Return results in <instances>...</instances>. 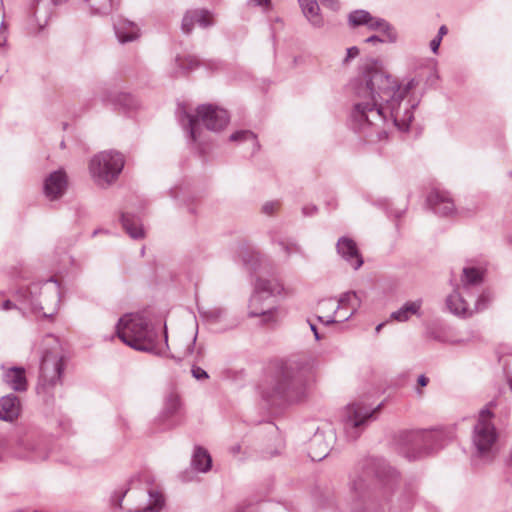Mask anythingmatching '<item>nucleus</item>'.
<instances>
[{"mask_svg":"<svg viewBox=\"0 0 512 512\" xmlns=\"http://www.w3.org/2000/svg\"><path fill=\"white\" fill-rule=\"evenodd\" d=\"M467 297L470 299L474 298L471 293L465 292L464 290L454 291L446 299L448 309L457 316H472L474 309Z\"/></svg>","mask_w":512,"mask_h":512,"instance_id":"2eb2a0df","label":"nucleus"},{"mask_svg":"<svg viewBox=\"0 0 512 512\" xmlns=\"http://www.w3.org/2000/svg\"><path fill=\"white\" fill-rule=\"evenodd\" d=\"M306 385L302 373V363L298 360L281 362L264 397L272 404L297 403L306 397Z\"/></svg>","mask_w":512,"mask_h":512,"instance_id":"f03ea898","label":"nucleus"},{"mask_svg":"<svg viewBox=\"0 0 512 512\" xmlns=\"http://www.w3.org/2000/svg\"><path fill=\"white\" fill-rule=\"evenodd\" d=\"M337 309H339V318L337 319L335 316H318V320L325 325L334 324L336 322H343L348 320L359 308L360 299L356 292L349 291L343 293L338 302Z\"/></svg>","mask_w":512,"mask_h":512,"instance_id":"ddd939ff","label":"nucleus"},{"mask_svg":"<svg viewBox=\"0 0 512 512\" xmlns=\"http://www.w3.org/2000/svg\"><path fill=\"white\" fill-rule=\"evenodd\" d=\"M359 55V49L355 46L350 47L347 49V55L344 59L345 63H348L350 60L356 58Z\"/></svg>","mask_w":512,"mask_h":512,"instance_id":"c03bdc74","label":"nucleus"},{"mask_svg":"<svg viewBox=\"0 0 512 512\" xmlns=\"http://www.w3.org/2000/svg\"><path fill=\"white\" fill-rule=\"evenodd\" d=\"M427 203L435 213L442 216L451 215L455 211V205L447 192L434 190L427 197Z\"/></svg>","mask_w":512,"mask_h":512,"instance_id":"6ab92c4d","label":"nucleus"},{"mask_svg":"<svg viewBox=\"0 0 512 512\" xmlns=\"http://www.w3.org/2000/svg\"><path fill=\"white\" fill-rule=\"evenodd\" d=\"M180 121L183 127L188 128L191 139L196 141L200 121L207 129L220 131L228 124L229 115L226 110L209 104L199 106L196 116L183 112Z\"/></svg>","mask_w":512,"mask_h":512,"instance_id":"1a4fd4ad","label":"nucleus"},{"mask_svg":"<svg viewBox=\"0 0 512 512\" xmlns=\"http://www.w3.org/2000/svg\"><path fill=\"white\" fill-rule=\"evenodd\" d=\"M126 493H127V491H124V492L121 493V495L117 499L116 505H118V506L121 505L122 498L125 496Z\"/></svg>","mask_w":512,"mask_h":512,"instance_id":"13d9d810","label":"nucleus"},{"mask_svg":"<svg viewBox=\"0 0 512 512\" xmlns=\"http://www.w3.org/2000/svg\"><path fill=\"white\" fill-rule=\"evenodd\" d=\"M230 140L234 142H242L247 141L252 145V151L255 152L259 149V143L257 141L256 135L249 130H241L237 131L230 136Z\"/></svg>","mask_w":512,"mask_h":512,"instance_id":"c756f323","label":"nucleus"},{"mask_svg":"<svg viewBox=\"0 0 512 512\" xmlns=\"http://www.w3.org/2000/svg\"><path fill=\"white\" fill-rule=\"evenodd\" d=\"M319 309L321 312H326V311L331 310V311H333L334 315H338V316L340 313L339 309H337V306L335 307L334 301L332 299L322 301L320 303Z\"/></svg>","mask_w":512,"mask_h":512,"instance_id":"58836bf2","label":"nucleus"},{"mask_svg":"<svg viewBox=\"0 0 512 512\" xmlns=\"http://www.w3.org/2000/svg\"><path fill=\"white\" fill-rule=\"evenodd\" d=\"M116 36L121 43L136 40L139 37V28L133 22L121 20L114 25Z\"/></svg>","mask_w":512,"mask_h":512,"instance_id":"5701e85b","label":"nucleus"},{"mask_svg":"<svg viewBox=\"0 0 512 512\" xmlns=\"http://www.w3.org/2000/svg\"><path fill=\"white\" fill-rule=\"evenodd\" d=\"M201 314L210 323H218L226 317V310L223 307H212L202 310Z\"/></svg>","mask_w":512,"mask_h":512,"instance_id":"473e14b6","label":"nucleus"},{"mask_svg":"<svg viewBox=\"0 0 512 512\" xmlns=\"http://www.w3.org/2000/svg\"><path fill=\"white\" fill-rule=\"evenodd\" d=\"M125 165L124 156L115 150L101 151L89 161V173L94 183L107 188L114 183L121 174Z\"/></svg>","mask_w":512,"mask_h":512,"instance_id":"0eeeda50","label":"nucleus"},{"mask_svg":"<svg viewBox=\"0 0 512 512\" xmlns=\"http://www.w3.org/2000/svg\"><path fill=\"white\" fill-rule=\"evenodd\" d=\"M67 0H33L30 6V13L33 21L39 28H43L51 15L52 5H58Z\"/></svg>","mask_w":512,"mask_h":512,"instance_id":"a211bd4d","label":"nucleus"},{"mask_svg":"<svg viewBox=\"0 0 512 512\" xmlns=\"http://www.w3.org/2000/svg\"><path fill=\"white\" fill-rule=\"evenodd\" d=\"M315 211H316V207H315V206H311V207H304V208H303V213H304L305 215H312Z\"/></svg>","mask_w":512,"mask_h":512,"instance_id":"5fc2aeb1","label":"nucleus"},{"mask_svg":"<svg viewBox=\"0 0 512 512\" xmlns=\"http://www.w3.org/2000/svg\"><path fill=\"white\" fill-rule=\"evenodd\" d=\"M278 203L277 202H267L263 205V212L267 215H271L274 213V211L277 209Z\"/></svg>","mask_w":512,"mask_h":512,"instance_id":"a18cd8bd","label":"nucleus"},{"mask_svg":"<svg viewBox=\"0 0 512 512\" xmlns=\"http://www.w3.org/2000/svg\"><path fill=\"white\" fill-rule=\"evenodd\" d=\"M176 61L184 71H191L198 65V59L195 56H187L185 58H177Z\"/></svg>","mask_w":512,"mask_h":512,"instance_id":"c9c22d12","label":"nucleus"},{"mask_svg":"<svg viewBox=\"0 0 512 512\" xmlns=\"http://www.w3.org/2000/svg\"><path fill=\"white\" fill-rule=\"evenodd\" d=\"M422 306V300L418 299L415 301L406 302L400 309L391 314V318L404 322L407 321L411 315H415L419 312Z\"/></svg>","mask_w":512,"mask_h":512,"instance_id":"cd10ccee","label":"nucleus"},{"mask_svg":"<svg viewBox=\"0 0 512 512\" xmlns=\"http://www.w3.org/2000/svg\"><path fill=\"white\" fill-rule=\"evenodd\" d=\"M282 293H285V289L279 280L258 277L249 300L248 315L250 317H261L265 324L275 322L276 309L266 305V300Z\"/></svg>","mask_w":512,"mask_h":512,"instance_id":"39448f33","label":"nucleus"},{"mask_svg":"<svg viewBox=\"0 0 512 512\" xmlns=\"http://www.w3.org/2000/svg\"><path fill=\"white\" fill-rule=\"evenodd\" d=\"M196 23L204 28L212 25L211 14L206 10L187 11L182 19L181 29L185 34H189Z\"/></svg>","mask_w":512,"mask_h":512,"instance_id":"412c9836","label":"nucleus"},{"mask_svg":"<svg viewBox=\"0 0 512 512\" xmlns=\"http://www.w3.org/2000/svg\"><path fill=\"white\" fill-rule=\"evenodd\" d=\"M123 228L133 239L144 237V230L138 218L128 213L122 214L121 217Z\"/></svg>","mask_w":512,"mask_h":512,"instance_id":"bb28decb","label":"nucleus"},{"mask_svg":"<svg viewBox=\"0 0 512 512\" xmlns=\"http://www.w3.org/2000/svg\"><path fill=\"white\" fill-rule=\"evenodd\" d=\"M116 334L126 345L137 351L164 355L163 350L156 345L158 331L139 314H126L121 317L116 325Z\"/></svg>","mask_w":512,"mask_h":512,"instance_id":"7ed1b4c3","label":"nucleus"},{"mask_svg":"<svg viewBox=\"0 0 512 512\" xmlns=\"http://www.w3.org/2000/svg\"><path fill=\"white\" fill-rule=\"evenodd\" d=\"M50 348L45 349L40 365L38 393H48L54 386L61 382L64 371V356L60 343L53 335L46 337Z\"/></svg>","mask_w":512,"mask_h":512,"instance_id":"423d86ee","label":"nucleus"},{"mask_svg":"<svg viewBox=\"0 0 512 512\" xmlns=\"http://www.w3.org/2000/svg\"><path fill=\"white\" fill-rule=\"evenodd\" d=\"M441 39H439L438 37H435L433 38L431 41H430V48L432 50L433 53H437L438 52V49L440 47V44H441Z\"/></svg>","mask_w":512,"mask_h":512,"instance_id":"de8ad7c7","label":"nucleus"},{"mask_svg":"<svg viewBox=\"0 0 512 512\" xmlns=\"http://www.w3.org/2000/svg\"><path fill=\"white\" fill-rule=\"evenodd\" d=\"M365 42L375 44V43L388 42V41L386 40V36L385 35H383V38H380L379 36H376V35H372V36L368 37L365 40Z\"/></svg>","mask_w":512,"mask_h":512,"instance_id":"09e8293b","label":"nucleus"},{"mask_svg":"<svg viewBox=\"0 0 512 512\" xmlns=\"http://www.w3.org/2000/svg\"><path fill=\"white\" fill-rule=\"evenodd\" d=\"M319 2L332 10H337L339 8V3L336 0H319Z\"/></svg>","mask_w":512,"mask_h":512,"instance_id":"49530a36","label":"nucleus"},{"mask_svg":"<svg viewBox=\"0 0 512 512\" xmlns=\"http://www.w3.org/2000/svg\"><path fill=\"white\" fill-rule=\"evenodd\" d=\"M304 16L314 27H322L323 18L319 13V0H298Z\"/></svg>","mask_w":512,"mask_h":512,"instance_id":"b1692460","label":"nucleus"},{"mask_svg":"<svg viewBox=\"0 0 512 512\" xmlns=\"http://www.w3.org/2000/svg\"><path fill=\"white\" fill-rule=\"evenodd\" d=\"M18 297L24 308L48 318L53 316L59 307L60 287L55 280L50 279L42 284L20 289Z\"/></svg>","mask_w":512,"mask_h":512,"instance_id":"20e7f679","label":"nucleus"},{"mask_svg":"<svg viewBox=\"0 0 512 512\" xmlns=\"http://www.w3.org/2000/svg\"><path fill=\"white\" fill-rule=\"evenodd\" d=\"M149 504L140 509L142 512H157L159 511L163 504L164 499L161 493L156 490L149 491Z\"/></svg>","mask_w":512,"mask_h":512,"instance_id":"7c9ffc66","label":"nucleus"},{"mask_svg":"<svg viewBox=\"0 0 512 512\" xmlns=\"http://www.w3.org/2000/svg\"><path fill=\"white\" fill-rule=\"evenodd\" d=\"M240 450V446L233 447V452L237 453Z\"/></svg>","mask_w":512,"mask_h":512,"instance_id":"680f3d73","label":"nucleus"},{"mask_svg":"<svg viewBox=\"0 0 512 512\" xmlns=\"http://www.w3.org/2000/svg\"><path fill=\"white\" fill-rule=\"evenodd\" d=\"M310 327H311V330H312V331H313V333H314L315 338L318 340V339L320 338V336H319V334H318V331H317L316 326H315V325H313V324H310Z\"/></svg>","mask_w":512,"mask_h":512,"instance_id":"6e6d98bb","label":"nucleus"},{"mask_svg":"<svg viewBox=\"0 0 512 512\" xmlns=\"http://www.w3.org/2000/svg\"><path fill=\"white\" fill-rule=\"evenodd\" d=\"M68 176L64 169H58L49 173L43 182V193L50 200L60 199L67 191Z\"/></svg>","mask_w":512,"mask_h":512,"instance_id":"4468645a","label":"nucleus"},{"mask_svg":"<svg viewBox=\"0 0 512 512\" xmlns=\"http://www.w3.org/2000/svg\"><path fill=\"white\" fill-rule=\"evenodd\" d=\"M4 296V293L0 291V299Z\"/></svg>","mask_w":512,"mask_h":512,"instance_id":"e2e57ef3","label":"nucleus"},{"mask_svg":"<svg viewBox=\"0 0 512 512\" xmlns=\"http://www.w3.org/2000/svg\"><path fill=\"white\" fill-rule=\"evenodd\" d=\"M336 439L333 429L329 426L318 428L309 444V456L313 461L324 459Z\"/></svg>","mask_w":512,"mask_h":512,"instance_id":"f8f14e48","label":"nucleus"},{"mask_svg":"<svg viewBox=\"0 0 512 512\" xmlns=\"http://www.w3.org/2000/svg\"><path fill=\"white\" fill-rule=\"evenodd\" d=\"M279 244L287 256H290L294 252L299 253L301 251L300 246H298L295 243H286V242L281 241Z\"/></svg>","mask_w":512,"mask_h":512,"instance_id":"ea45409f","label":"nucleus"},{"mask_svg":"<svg viewBox=\"0 0 512 512\" xmlns=\"http://www.w3.org/2000/svg\"><path fill=\"white\" fill-rule=\"evenodd\" d=\"M197 333L193 335L180 334L172 344L170 357L176 361H181L193 354Z\"/></svg>","mask_w":512,"mask_h":512,"instance_id":"f3484780","label":"nucleus"},{"mask_svg":"<svg viewBox=\"0 0 512 512\" xmlns=\"http://www.w3.org/2000/svg\"><path fill=\"white\" fill-rule=\"evenodd\" d=\"M411 448L406 452L409 460L428 456L444 446L445 434L442 431H416L406 433Z\"/></svg>","mask_w":512,"mask_h":512,"instance_id":"9b49d317","label":"nucleus"},{"mask_svg":"<svg viewBox=\"0 0 512 512\" xmlns=\"http://www.w3.org/2000/svg\"><path fill=\"white\" fill-rule=\"evenodd\" d=\"M366 26L370 30H377L383 33L386 36V40L390 43H394L397 41V32L395 29L384 19L374 18L370 16V20L367 22Z\"/></svg>","mask_w":512,"mask_h":512,"instance_id":"a878e982","label":"nucleus"},{"mask_svg":"<svg viewBox=\"0 0 512 512\" xmlns=\"http://www.w3.org/2000/svg\"><path fill=\"white\" fill-rule=\"evenodd\" d=\"M383 323L379 324L377 327H376V332H379L381 330V328L383 327Z\"/></svg>","mask_w":512,"mask_h":512,"instance_id":"052dcab7","label":"nucleus"},{"mask_svg":"<svg viewBox=\"0 0 512 512\" xmlns=\"http://www.w3.org/2000/svg\"><path fill=\"white\" fill-rule=\"evenodd\" d=\"M191 373L193 377L197 380H206L209 377L207 372L198 366H193L191 369Z\"/></svg>","mask_w":512,"mask_h":512,"instance_id":"a19ab883","label":"nucleus"},{"mask_svg":"<svg viewBox=\"0 0 512 512\" xmlns=\"http://www.w3.org/2000/svg\"><path fill=\"white\" fill-rule=\"evenodd\" d=\"M447 33H448L447 27L445 25H442V26H440V28L438 30V35L436 37H438L439 39L442 40L443 36H445Z\"/></svg>","mask_w":512,"mask_h":512,"instance_id":"3c124183","label":"nucleus"},{"mask_svg":"<svg viewBox=\"0 0 512 512\" xmlns=\"http://www.w3.org/2000/svg\"><path fill=\"white\" fill-rule=\"evenodd\" d=\"M417 84L410 79L399 85L380 61L366 60L351 82L355 95L350 113L352 128L371 141L387 138L391 128L407 131L420 101L414 93Z\"/></svg>","mask_w":512,"mask_h":512,"instance_id":"f257e3e1","label":"nucleus"},{"mask_svg":"<svg viewBox=\"0 0 512 512\" xmlns=\"http://www.w3.org/2000/svg\"><path fill=\"white\" fill-rule=\"evenodd\" d=\"M21 410L20 400L14 394H9L0 398V419L4 421H13L18 418Z\"/></svg>","mask_w":512,"mask_h":512,"instance_id":"4be33fe9","label":"nucleus"},{"mask_svg":"<svg viewBox=\"0 0 512 512\" xmlns=\"http://www.w3.org/2000/svg\"><path fill=\"white\" fill-rule=\"evenodd\" d=\"M338 254L354 270L359 269L363 264L362 255L359 252L356 242L348 237H341L336 244Z\"/></svg>","mask_w":512,"mask_h":512,"instance_id":"dca6fc26","label":"nucleus"},{"mask_svg":"<svg viewBox=\"0 0 512 512\" xmlns=\"http://www.w3.org/2000/svg\"><path fill=\"white\" fill-rule=\"evenodd\" d=\"M365 487V480L361 476L353 478L350 482V489L356 494L361 493Z\"/></svg>","mask_w":512,"mask_h":512,"instance_id":"4c0bfd02","label":"nucleus"},{"mask_svg":"<svg viewBox=\"0 0 512 512\" xmlns=\"http://www.w3.org/2000/svg\"><path fill=\"white\" fill-rule=\"evenodd\" d=\"M178 407V399L175 396H170L167 400V409L170 414L174 413Z\"/></svg>","mask_w":512,"mask_h":512,"instance_id":"37998d69","label":"nucleus"},{"mask_svg":"<svg viewBox=\"0 0 512 512\" xmlns=\"http://www.w3.org/2000/svg\"><path fill=\"white\" fill-rule=\"evenodd\" d=\"M164 341L167 349H170V346L168 344V335L166 329L164 330Z\"/></svg>","mask_w":512,"mask_h":512,"instance_id":"4d7b16f0","label":"nucleus"},{"mask_svg":"<svg viewBox=\"0 0 512 512\" xmlns=\"http://www.w3.org/2000/svg\"><path fill=\"white\" fill-rule=\"evenodd\" d=\"M370 13L364 10H356L349 15V22L352 26L366 25L370 20Z\"/></svg>","mask_w":512,"mask_h":512,"instance_id":"f704fd0d","label":"nucleus"},{"mask_svg":"<svg viewBox=\"0 0 512 512\" xmlns=\"http://www.w3.org/2000/svg\"><path fill=\"white\" fill-rule=\"evenodd\" d=\"M251 257H252L253 259H255L256 261H258V260H259V254H258V253H253V254L251 255Z\"/></svg>","mask_w":512,"mask_h":512,"instance_id":"bf43d9fd","label":"nucleus"},{"mask_svg":"<svg viewBox=\"0 0 512 512\" xmlns=\"http://www.w3.org/2000/svg\"><path fill=\"white\" fill-rule=\"evenodd\" d=\"M474 301V313L485 309L493 299L490 291H483L477 298H472Z\"/></svg>","mask_w":512,"mask_h":512,"instance_id":"72a5a7b5","label":"nucleus"},{"mask_svg":"<svg viewBox=\"0 0 512 512\" xmlns=\"http://www.w3.org/2000/svg\"><path fill=\"white\" fill-rule=\"evenodd\" d=\"M395 473V470H393L385 463H379L375 470L376 476L380 479H384L385 477H393Z\"/></svg>","mask_w":512,"mask_h":512,"instance_id":"e433bc0d","label":"nucleus"},{"mask_svg":"<svg viewBox=\"0 0 512 512\" xmlns=\"http://www.w3.org/2000/svg\"><path fill=\"white\" fill-rule=\"evenodd\" d=\"M428 378L425 376V375H420L418 377V384L421 386V387H425L427 384H428Z\"/></svg>","mask_w":512,"mask_h":512,"instance_id":"603ef678","label":"nucleus"},{"mask_svg":"<svg viewBox=\"0 0 512 512\" xmlns=\"http://www.w3.org/2000/svg\"><path fill=\"white\" fill-rule=\"evenodd\" d=\"M483 281V272L474 267H466L463 269L461 277L462 290L469 292L476 286H479Z\"/></svg>","mask_w":512,"mask_h":512,"instance_id":"393cba45","label":"nucleus"},{"mask_svg":"<svg viewBox=\"0 0 512 512\" xmlns=\"http://www.w3.org/2000/svg\"><path fill=\"white\" fill-rule=\"evenodd\" d=\"M93 14L105 15L112 9L111 0H87Z\"/></svg>","mask_w":512,"mask_h":512,"instance_id":"2f4dec72","label":"nucleus"},{"mask_svg":"<svg viewBox=\"0 0 512 512\" xmlns=\"http://www.w3.org/2000/svg\"><path fill=\"white\" fill-rule=\"evenodd\" d=\"M492 417L493 414L489 409H482L472 435L474 457L484 461H491L496 453L498 435L491 421Z\"/></svg>","mask_w":512,"mask_h":512,"instance_id":"6e6552de","label":"nucleus"},{"mask_svg":"<svg viewBox=\"0 0 512 512\" xmlns=\"http://www.w3.org/2000/svg\"><path fill=\"white\" fill-rule=\"evenodd\" d=\"M257 6H269L271 0H252Z\"/></svg>","mask_w":512,"mask_h":512,"instance_id":"864d4df0","label":"nucleus"},{"mask_svg":"<svg viewBox=\"0 0 512 512\" xmlns=\"http://www.w3.org/2000/svg\"><path fill=\"white\" fill-rule=\"evenodd\" d=\"M377 409L360 402L347 405L341 415L343 430L347 438L356 440L372 420Z\"/></svg>","mask_w":512,"mask_h":512,"instance_id":"9d476101","label":"nucleus"},{"mask_svg":"<svg viewBox=\"0 0 512 512\" xmlns=\"http://www.w3.org/2000/svg\"><path fill=\"white\" fill-rule=\"evenodd\" d=\"M192 466L199 472H207L211 468L212 459L207 450L196 447L192 457Z\"/></svg>","mask_w":512,"mask_h":512,"instance_id":"c85d7f7f","label":"nucleus"},{"mask_svg":"<svg viewBox=\"0 0 512 512\" xmlns=\"http://www.w3.org/2000/svg\"><path fill=\"white\" fill-rule=\"evenodd\" d=\"M17 299H18L19 302H21L18 296H17ZM20 304H22V303H20ZM0 308L3 311H8V310H11V309H14V308L25 309L23 305H21V307H18L15 303H13L12 301H10L8 299L4 300L1 303Z\"/></svg>","mask_w":512,"mask_h":512,"instance_id":"79ce46f5","label":"nucleus"},{"mask_svg":"<svg viewBox=\"0 0 512 512\" xmlns=\"http://www.w3.org/2000/svg\"><path fill=\"white\" fill-rule=\"evenodd\" d=\"M6 30V26L4 21L2 20L0 23V47H2L6 42V36L4 35V31Z\"/></svg>","mask_w":512,"mask_h":512,"instance_id":"8fccbe9b","label":"nucleus"},{"mask_svg":"<svg viewBox=\"0 0 512 512\" xmlns=\"http://www.w3.org/2000/svg\"><path fill=\"white\" fill-rule=\"evenodd\" d=\"M3 369V382L16 392H23L27 390V379L25 369L22 367H9Z\"/></svg>","mask_w":512,"mask_h":512,"instance_id":"aec40b11","label":"nucleus"}]
</instances>
